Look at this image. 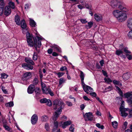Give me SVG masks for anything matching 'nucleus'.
Masks as SVG:
<instances>
[{
    "label": "nucleus",
    "instance_id": "27",
    "mask_svg": "<svg viewBox=\"0 0 132 132\" xmlns=\"http://www.w3.org/2000/svg\"><path fill=\"white\" fill-rule=\"evenodd\" d=\"M21 27L23 29H25L27 27V25L24 20H21Z\"/></svg>",
    "mask_w": 132,
    "mask_h": 132
},
{
    "label": "nucleus",
    "instance_id": "1",
    "mask_svg": "<svg viewBox=\"0 0 132 132\" xmlns=\"http://www.w3.org/2000/svg\"><path fill=\"white\" fill-rule=\"evenodd\" d=\"M65 104L63 101L59 100H55L53 102V108L54 110L52 118V120L56 121L61 114L62 110L64 108Z\"/></svg>",
    "mask_w": 132,
    "mask_h": 132
},
{
    "label": "nucleus",
    "instance_id": "5",
    "mask_svg": "<svg viewBox=\"0 0 132 132\" xmlns=\"http://www.w3.org/2000/svg\"><path fill=\"white\" fill-rule=\"evenodd\" d=\"M124 105V102L122 101L120 108V111L121 112V116L123 117H125L128 114V113L126 112L128 111V109L125 108Z\"/></svg>",
    "mask_w": 132,
    "mask_h": 132
},
{
    "label": "nucleus",
    "instance_id": "6",
    "mask_svg": "<svg viewBox=\"0 0 132 132\" xmlns=\"http://www.w3.org/2000/svg\"><path fill=\"white\" fill-rule=\"evenodd\" d=\"M127 18L126 14L122 12L117 19L118 21L122 22L125 21Z\"/></svg>",
    "mask_w": 132,
    "mask_h": 132
},
{
    "label": "nucleus",
    "instance_id": "50",
    "mask_svg": "<svg viewBox=\"0 0 132 132\" xmlns=\"http://www.w3.org/2000/svg\"><path fill=\"white\" fill-rule=\"evenodd\" d=\"M128 36L130 38L132 39V30L129 31L128 34Z\"/></svg>",
    "mask_w": 132,
    "mask_h": 132
},
{
    "label": "nucleus",
    "instance_id": "61",
    "mask_svg": "<svg viewBox=\"0 0 132 132\" xmlns=\"http://www.w3.org/2000/svg\"><path fill=\"white\" fill-rule=\"evenodd\" d=\"M80 21L83 23H85L87 22L86 20L84 19H81L80 20Z\"/></svg>",
    "mask_w": 132,
    "mask_h": 132
},
{
    "label": "nucleus",
    "instance_id": "24",
    "mask_svg": "<svg viewBox=\"0 0 132 132\" xmlns=\"http://www.w3.org/2000/svg\"><path fill=\"white\" fill-rule=\"evenodd\" d=\"M15 22L16 23V24L18 25H20V21L19 16L18 15H16L15 16Z\"/></svg>",
    "mask_w": 132,
    "mask_h": 132
},
{
    "label": "nucleus",
    "instance_id": "44",
    "mask_svg": "<svg viewBox=\"0 0 132 132\" xmlns=\"http://www.w3.org/2000/svg\"><path fill=\"white\" fill-rule=\"evenodd\" d=\"M96 126L99 128L103 129L104 128V126L103 125H101L99 123H97L96 124Z\"/></svg>",
    "mask_w": 132,
    "mask_h": 132
},
{
    "label": "nucleus",
    "instance_id": "28",
    "mask_svg": "<svg viewBox=\"0 0 132 132\" xmlns=\"http://www.w3.org/2000/svg\"><path fill=\"white\" fill-rule=\"evenodd\" d=\"M30 24L32 27H35L37 26L36 23L34 20L31 19H30Z\"/></svg>",
    "mask_w": 132,
    "mask_h": 132
},
{
    "label": "nucleus",
    "instance_id": "33",
    "mask_svg": "<svg viewBox=\"0 0 132 132\" xmlns=\"http://www.w3.org/2000/svg\"><path fill=\"white\" fill-rule=\"evenodd\" d=\"M1 78L2 79H6L7 78L8 75L5 73H1Z\"/></svg>",
    "mask_w": 132,
    "mask_h": 132
},
{
    "label": "nucleus",
    "instance_id": "62",
    "mask_svg": "<svg viewBox=\"0 0 132 132\" xmlns=\"http://www.w3.org/2000/svg\"><path fill=\"white\" fill-rule=\"evenodd\" d=\"M66 104L69 106H71L72 105V103L69 101L66 102Z\"/></svg>",
    "mask_w": 132,
    "mask_h": 132
},
{
    "label": "nucleus",
    "instance_id": "7",
    "mask_svg": "<svg viewBox=\"0 0 132 132\" xmlns=\"http://www.w3.org/2000/svg\"><path fill=\"white\" fill-rule=\"evenodd\" d=\"M42 90L43 93L45 94H49L51 96H53L54 95V94L53 92L49 88L46 87L44 88Z\"/></svg>",
    "mask_w": 132,
    "mask_h": 132
},
{
    "label": "nucleus",
    "instance_id": "2",
    "mask_svg": "<svg viewBox=\"0 0 132 132\" xmlns=\"http://www.w3.org/2000/svg\"><path fill=\"white\" fill-rule=\"evenodd\" d=\"M35 31L36 37L34 38V42H33V46L35 47L36 51L39 53L40 51L39 49H37V47L40 48L41 47V40L43 38H42V36H40L38 32L36 31Z\"/></svg>",
    "mask_w": 132,
    "mask_h": 132
},
{
    "label": "nucleus",
    "instance_id": "16",
    "mask_svg": "<svg viewBox=\"0 0 132 132\" xmlns=\"http://www.w3.org/2000/svg\"><path fill=\"white\" fill-rule=\"evenodd\" d=\"M123 52L122 50H118L116 51V54L118 55H120L123 59H126V57L125 55L123 54Z\"/></svg>",
    "mask_w": 132,
    "mask_h": 132
},
{
    "label": "nucleus",
    "instance_id": "64",
    "mask_svg": "<svg viewBox=\"0 0 132 132\" xmlns=\"http://www.w3.org/2000/svg\"><path fill=\"white\" fill-rule=\"evenodd\" d=\"M30 4H27L25 5V9L26 10H27L29 8Z\"/></svg>",
    "mask_w": 132,
    "mask_h": 132
},
{
    "label": "nucleus",
    "instance_id": "57",
    "mask_svg": "<svg viewBox=\"0 0 132 132\" xmlns=\"http://www.w3.org/2000/svg\"><path fill=\"white\" fill-rule=\"evenodd\" d=\"M113 83L114 85H119L120 82L116 80H114L113 81Z\"/></svg>",
    "mask_w": 132,
    "mask_h": 132
},
{
    "label": "nucleus",
    "instance_id": "58",
    "mask_svg": "<svg viewBox=\"0 0 132 132\" xmlns=\"http://www.w3.org/2000/svg\"><path fill=\"white\" fill-rule=\"evenodd\" d=\"M67 69V67L65 66L62 67L60 68V70L61 71H63L64 70H66Z\"/></svg>",
    "mask_w": 132,
    "mask_h": 132
},
{
    "label": "nucleus",
    "instance_id": "12",
    "mask_svg": "<svg viewBox=\"0 0 132 132\" xmlns=\"http://www.w3.org/2000/svg\"><path fill=\"white\" fill-rule=\"evenodd\" d=\"M122 12L118 9H115L113 11L112 13L113 16L117 18Z\"/></svg>",
    "mask_w": 132,
    "mask_h": 132
},
{
    "label": "nucleus",
    "instance_id": "13",
    "mask_svg": "<svg viewBox=\"0 0 132 132\" xmlns=\"http://www.w3.org/2000/svg\"><path fill=\"white\" fill-rule=\"evenodd\" d=\"M94 18L97 21H101L102 19V15L98 13H96L94 15Z\"/></svg>",
    "mask_w": 132,
    "mask_h": 132
},
{
    "label": "nucleus",
    "instance_id": "48",
    "mask_svg": "<svg viewBox=\"0 0 132 132\" xmlns=\"http://www.w3.org/2000/svg\"><path fill=\"white\" fill-rule=\"evenodd\" d=\"M89 94L90 96L94 97H96L97 96L96 93L95 92H90Z\"/></svg>",
    "mask_w": 132,
    "mask_h": 132
},
{
    "label": "nucleus",
    "instance_id": "49",
    "mask_svg": "<svg viewBox=\"0 0 132 132\" xmlns=\"http://www.w3.org/2000/svg\"><path fill=\"white\" fill-rule=\"evenodd\" d=\"M1 89L3 91V92L5 94H6L7 93V91L5 89V87L3 86H1Z\"/></svg>",
    "mask_w": 132,
    "mask_h": 132
},
{
    "label": "nucleus",
    "instance_id": "47",
    "mask_svg": "<svg viewBox=\"0 0 132 132\" xmlns=\"http://www.w3.org/2000/svg\"><path fill=\"white\" fill-rule=\"evenodd\" d=\"M45 128L47 131H48L50 129V126L48 123H46L45 124Z\"/></svg>",
    "mask_w": 132,
    "mask_h": 132
},
{
    "label": "nucleus",
    "instance_id": "43",
    "mask_svg": "<svg viewBox=\"0 0 132 132\" xmlns=\"http://www.w3.org/2000/svg\"><path fill=\"white\" fill-rule=\"evenodd\" d=\"M84 4H79L77 6L78 8L80 10L84 9L85 8L84 7Z\"/></svg>",
    "mask_w": 132,
    "mask_h": 132
},
{
    "label": "nucleus",
    "instance_id": "25",
    "mask_svg": "<svg viewBox=\"0 0 132 132\" xmlns=\"http://www.w3.org/2000/svg\"><path fill=\"white\" fill-rule=\"evenodd\" d=\"M130 75L129 73L127 72L124 73L122 77L124 80H126L128 79L130 77Z\"/></svg>",
    "mask_w": 132,
    "mask_h": 132
},
{
    "label": "nucleus",
    "instance_id": "18",
    "mask_svg": "<svg viewBox=\"0 0 132 132\" xmlns=\"http://www.w3.org/2000/svg\"><path fill=\"white\" fill-rule=\"evenodd\" d=\"M38 117L36 114H34L31 118V122L32 124H35L38 120Z\"/></svg>",
    "mask_w": 132,
    "mask_h": 132
},
{
    "label": "nucleus",
    "instance_id": "63",
    "mask_svg": "<svg viewBox=\"0 0 132 132\" xmlns=\"http://www.w3.org/2000/svg\"><path fill=\"white\" fill-rule=\"evenodd\" d=\"M129 115L128 116L129 118L132 117V108L129 111Z\"/></svg>",
    "mask_w": 132,
    "mask_h": 132
},
{
    "label": "nucleus",
    "instance_id": "26",
    "mask_svg": "<svg viewBox=\"0 0 132 132\" xmlns=\"http://www.w3.org/2000/svg\"><path fill=\"white\" fill-rule=\"evenodd\" d=\"M51 47L54 49L55 51H56L59 52H61L60 48L59 46L56 45H52Z\"/></svg>",
    "mask_w": 132,
    "mask_h": 132
},
{
    "label": "nucleus",
    "instance_id": "15",
    "mask_svg": "<svg viewBox=\"0 0 132 132\" xmlns=\"http://www.w3.org/2000/svg\"><path fill=\"white\" fill-rule=\"evenodd\" d=\"M11 13V10L9 6H6L4 8V14L6 16H8Z\"/></svg>",
    "mask_w": 132,
    "mask_h": 132
},
{
    "label": "nucleus",
    "instance_id": "23",
    "mask_svg": "<svg viewBox=\"0 0 132 132\" xmlns=\"http://www.w3.org/2000/svg\"><path fill=\"white\" fill-rule=\"evenodd\" d=\"M7 6H9V7H10L11 9H15L16 8L15 3L14 2H13L12 1L9 2L8 3V5Z\"/></svg>",
    "mask_w": 132,
    "mask_h": 132
},
{
    "label": "nucleus",
    "instance_id": "46",
    "mask_svg": "<svg viewBox=\"0 0 132 132\" xmlns=\"http://www.w3.org/2000/svg\"><path fill=\"white\" fill-rule=\"evenodd\" d=\"M85 6L86 8L89 9H90L92 7V5L90 4H89L88 3H85Z\"/></svg>",
    "mask_w": 132,
    "mask_h": 132
},
{
    "label": "nucleus",
    "instance_id": "53",
    "mask_svg": "<svg viewBox=\"0 0 132 132\" xmlns=\"http://www.w3.org/2000/svg\"><path fill=\"white\" fill-rule=\"evenodd\" d=\"M127 124V122L126 121H125L124 122L122 128L124 129L126 128Z\"/></svg>",
    "mask_w": 132,
    "mask_h": 132
},
{
    "label": "nucleus",
    "instance_id": "39",
    "mask_svg": "<svg viewBox=\"0 0 132 132\" xmlns=\"http://www.w3.org/2000/svg\"><path fill=\"white\" fill-rule=\"evenodd\" d=\"M80 73L79 76L81 80H84L85 77L84 74V73L81 71H80Z\"/></svg>",
    "mask_w": 132,
    "mask_h": 132
},
{
    "label": "nucleus",
    "instance_id": "4",
    "mask_svg": "<svg viewBox=\"0 0 132 132\" xmlns=\"http://www.w3.org/2000/svg\"><path fill=\"white\" fill-rule=\"evenodd\" d=\"M25 61L26 62L29 64L23 63L22 64V67L25 69L27 70H32L33 67L32 65H34L35 64L32 60L29 57H26L25 58Z\"/></svg>",
    "mask_w": 132,
    "mask_h": 132
},
{
    "label": "nucleus",
    "instance_id": "40",
    "mask_svg": "<svg viewBox=\"0 0 132 132\" xmlns=\"http://www.w3.org/2000/svg\"><path fill=\"white\" fill-rule=\"evenodd\" d=\"M32 58L34 60H36L37 59V54L35 52H34Z\"/></svg>",
    "mask_w": 132,
    "mask_h": 132
},
{
    "label": "nucleus",
    "instance_id": "32",
    "mask_svg": "<svg viewBox=\"0 0 132 132\" xmlns=\"http://www.w3.org/2000/svg\"><path fill=\"white\" fill-rule=\"evenodd\" d=\"M93 24V23L92 22H89L88 23L87 25L85 26L86 28L87 29H90L92 27Z\"/></svg>",
    "mask_w": 132,
    "mask_h": 132
},
{
    "label": "nucleus",
    "instance_id": "41",
    "mask_svg": "<svg viewBox=\"0 0 132 132\" xmlns=\"http://www.w3.org/2000/svg\"><path fill=\"white\" fill-rule=\"evenodd\" d=\"M74 126L73 124H71L69 128V130L72 132H73L74 130Z\"/></svg>",
    "mask_w": 132,
    "mask_h": 132
},
{
    "label": "nucleus",
    "instance_id": "30",
    "mask_svg": "<svg viewBox=\"0 0 132 132\" xmlns=\"http://www.w3.org/2000/svg\"><path fill=\"white\" fill-rule=\"evenodd\" d=\"M125 97L128 98L132 97V93L128 92L125 94Z\"/></svg>",
    "mask_w": 132,
    "mask_h": 132
},
{
    "label": "nucleus",
    "instance_id": "60",
    "mask_svg": "<svg viewBox=\"0 0 132 132\" xmlns=\"http://www.w3.org/2000/svg\"><path fill=\"white\" fill-rule=\"evenodd\" d=\"M112 89L113 87L112 85L109 86L105 88V89L106 90H108V89H110V90H111Z\"/></svg>",
    "mask_w": 132,
    "mask_h": 132
},
{
    "label": "nucleus",
    "instance_id": "38",
    "mask_svg": "<svg viewBox=\"0 0 132 132\" xmlns=\"http://www.w3.org/2000/svg\"><path fill=\"white\" fill-rule=\"evenodd\" d=\"M104 80L105 82L108 84L110 82H112V80L110 78H105L104 79Z\"/></svg>",
    "mask_w": 132,
    "mask_h": 132
},
{
    "label": "nucleus",
    "instance_id": "3",
    "mask_svg": "<svg viewBox=\"0 0 132 132\" xmlns=\"http://www.w3.org/2000/svg\"><path fill=\"white\" fill-rule=\"evenodd\" d=\"M29 29L28 28L23 29L22 30V33L24 34H26L27 42L29 45L31 47H32L34 45L33 41L32 40L33 36L29 32Z\"/></svg>",
    "mask_w": 132,
    "mask_h": 132
},
{
    "label": "nucleus",
    "instance_id": "55",
    "mask_svg": "<svg viewBox=\"0 0 132 132\" xmlns=\"http://www.w3.org/2000/svg\"><path fill=\"white\" fill-rule=\"evenodd\" d=\"M84 80H81V82L82 85V88H83V89H84V88H85L86 87V86H87V85H86L84 83Z\"/></svg>",
    "mask_w": 132,
    "mask_h": 132
},
{
    "label": "nucleus",
    "instance_id": "17",
    "mask_svg": "<svg viewBox=\"0 0 132 132\" xmlns=\"http://www.w3.org/2000/svg\"><path fill=\"white\" fill-rule=\"evenodd\" d=\"M120 2H121L122 3L121 4V3H120L118 5V8L121 11L125 12H127L128 11L127 9L123 6L124 4L123 2L122 1H121Z\"/></svg>",
    "mask_w": 132,
    "mask_h": 132
},
{
    "label": "nucleus",
    "instance_id": "45",
    "mask_svg": "<svg viewBox=\"0 0 132 132\" xmlns=\"http://www.w3.org/2000/svg\"><path fill=\"white\" fill-rule=\"evenodd\" d=\"M64 74V73L62 72H59L56 73V74L58 76V77L59 78L62 77Z\"/></svg>",
    "mask_w": 132,
    "mask_h": 132
},
{
    "label": "nucleus",
    "instance_id": "51",
    "mask_svg": "<svg viewBox=\"0 0 132 132\" xmlns=\"http://www.w3.org/2000/svg\"><path fill=\"white\" fill-rule=\"evenodd\" d=\"M38 79L36 78H35L33 82V84L34 85H36L38 84Z\"/></svg>",
    "mask_w": 132,
    "mask_h": 132
},
{
    "label": "nucleus",
    "instance_id": "9",
    "mask_svg": "<svg viewBox=\"0 0 132 132\" xmlns=\"http://www.w3.org/2000/svg\"><path fill=\"white\" fill-rule=\"evenodd\" d=\"M86 120L92 121L93 119V116L91 112L86 113L84 116Z\"/></svg>",
    "mask_w": 132,
    "mask_h": 132
},
{
    "label": "nucleus",
    "instance_id": "34",
    "mask_svg": "<svg viewBox=\"0 0 132 132\" xmlns=\"http://www.w3.org/2000/svg\"><path fill=\"white\" fill-rule=\"evenodd\" d=\"M112 125L113 127L115 128H117L118 126V123L116 121L112 122Z\"/></svg>",
    "mask_w": 132,
    "mask_h": 132
},
{
    "label": "nucleus",
    "instance_id": "8",
    "mask_svg": "<svg viewBox=\"0 0 132 132\" xmlns=\"http://www.w3.org/2000/svg\"><path fill=\"white\" fill-rule=\"evenodd\" d=\"M121 1L112 0L110 2V4L113 7H117L119 3H122L120 2Z\"/></svg>",
    "mask_w": 132,
    "mask_h": 132
},
{
    "label": "nucleus",
    "instance_id": "11",
    "mask_svg": "<svg viewBox=\"0 0 132 132\" xmlns=\"http://www.w3.org/2000/svg\"><path fill=\"white\" fill-rule=\"evenodd\" d=\"M31 77V73L30 72H27L24 74L22 79L23 80L28 79Z\"/></svg>",
    "mask_w": 132,
    "mask_h": 132
},
{
    "label": "nucleus",
    "instance_id": "56",
    "mask_svg": "<svg viewBox=\"0 0 132 132\" xmlns=\"http://www.w3.org/2000/svg\"><path fill=\"white\" fill-rule=\"evenodd\" d=\"M4 9L3 7H0V15H2L4 13Z\"/></svg>",
    "mask_w": 132,
    "mask_h": 132
},
{
    "label": "nucleus",
    "instance_id": "14",
    "mask_svg": "<svg viewBox=\"0 0 132 132\" xmlns=\"http://www.w3.org/2000/svg\"><path fill=\"white\" fill-rule=\"evenodd\" d=\"M54 126L52 132H60V129L58 128V122L57 121L54 122Z\"/></svg>",
    "mask_w": 132,
    "mask_h": 132
},
{
    "label": "nucleus",
    "instance_id": "35",
    "mask_svg": "<svg viewBox=\"0 0 132 132\" xmlns=\"http://www.w3.org/2000/svg\"><path fill=\"white\" fill-rule=\"evenodd\" d=\"M13 105L14 104L13 102H8L5 104V106L7 107L13 106Z\"/></svg>",
    "mask_w": 132,
    "mask_h": 132
},
{
    "label": "nucleus",
    "instance_id": "22",
    "mask_svg": "<svg viewBox=\"0 0 132 132\" xmlns=\"http://www.w3.org/2000/svg\"><path fill=\"white\" fill-rule=\"evenodd\" d=\"M127 25L130 29L132 30V18H130L128 20Z\"/></svg>",
    "mask_w": 132,
    "mask_h": 132
},
{
    "label": "nucleus",
    "instance_id": "52",
    "mask_svg": "<svg viewBox=\"0 0 132 132\" xmlns=\"http://www.w3.org/2000/svg\"><path fill=\"white\" fill-rule=\"evenodd\" d=\"M3 127L5 129L8 131H9L10 130V128L7 125H4L3 126Z\"/></svg>",
    "mask_w": 132,
    "mask_h": 132
},
{
    "label": "nucleus",
    "instance_id": "31",
    "mask_svg": "<svg viewBox=\"0 0 132 132\" xmlns=\"http://www.w3.org/2000/svg\"><path fill=\"white\" fill-rule=\"evenodd\" d=\"M125 55L128 60H131L132 59V54L131 53H126Z\"/></svg>",
    "mask_w": 132,
    "mask_h": 132
},
{
    "label": "nucleus",
    "instance_id": "20",
    "mask_svg": "<svg viewBox=\"0 0 132 132\" xmlns=\"http://www.w3.org/2000/svg\"><path fill=\"white\" fill-rule=\"evenodd\" d=\"M84 91L87 94H89V92H92L93 91V89L90 86L87 85L83 89Z\"/></svg>",
    "mask_w": 132,
    "mask_h": 132
},
{
    "label": "nucleus",
    "instance_id": "59",
    "mask_svg": "<svg viewBox=\"0 0 132 132\" xmlns=\"http://www.w3.org/2000/svg\"><path fill=\"white\" fill-rule=\"evenodd\" d=\"M40 89L38 88H36L35 89V91L37 94H39Z\"/></svg>",
    "mask_w": 132,
    "mask_h": 132
},
{
    "label": "nucleus",
    "instance_id": "10",
    "mask_svg": "<svg viewBox=\"0 0 132 132\" xmlns=\"http://www.w3.org/2000/svg\"><path fill=\"white\" fill-rule=\"evenodd\" d=\"M41 103H45L48 106H51L52 105V102L50 100H47L46 98H44L40 100Z\"/></svg>",
    "mask_w": 132,
    "mask_h": 132
},
{
    "label": "nucleus",
    "instance_id": "36",
    "mask_svg": "<svg viewBox=\"0 0 132 132\" xmlns=\"http://www.w3.org/2000/svg\"><path fill=\"white\" fill-rule=\"evenodd\" d=\"M127 101L130 106H132V97L127 99Z\"/></svg>",
    "mask_w": 132,
    "mask_h": 132
},
{
    "label": "nucleus",
    "instance_id": "21",
    "mask_svg": "<svg viewBox=\"0 0 132 132\" xmlns=\"http://www.w3.org/2000/svg\"><path fill=\"white\" fill-rule=\"evenodd\" d=\"M72 123L70 120H68L64 122L62 125V128L63 129L65 128L67 126L70 125Z\"/></svg>",
    "mask_w": 132,
    "mask_h": 132
},
{
    "label": "nucleus",
    "instance_id": "42",
    "mask_svg": "<svg viewBox=\"0 0 132 132\" xmlns=\"http://www.w3.org/2000/svg\"><path fill=\"white\" fill-rule=\"evenodd\" d=\"M2 121L3 123V125H7V122L6 119L4 117H2Z\"/></svg>",
    "mask_w": 132,
    "mask_h": 132
},
{
    "label": "nucleus",
    "instance_id": "37",
    "mask_svg": "<svg viewBox=\"0 0 132 132\" xmlns=\"http://www.w3.org/2000/svg\"><path fill=\"white\" fill-rule=\"evenodd\" d=\"M65 81V80L63 78H61L60 79L59 81V85H61Z\"/></svg>",
    "mask_w": 132,
    "mask_h": 132
},
{
    "label": "nucleus",
    "instance_id": "29",
    "mask_svg": "<svg viewBox=\"0 0 132 132\" xmlns=\"http://www.w3.org/2000/svg\"><path fill=\"white\" fill-rule=\"evenodd\" d=\"M41 121L43 122H45L48 120V118L47 116L44 115L41 118Z\"/></svg>",
    "mask_w": 132,
    "mask_h": 132
},
{
    "label": "nucleus",
    "instance_id": "54",
    "mask_svg": "<svg viewBox=\"0 0 132 132\" xmlns=\"http://www.w3.org/2000/svg\"><path fill=\"white\" fill-rule=\"evenodd\" d=\"M124 51L125 53V54L126 53H131V52L130 51L128 50V48L127 47H126L124 49Z\"/></svg>",
    "mask_w": 132,
    "mask_h": 132
},
{
    "label": "nucleus",
    "instance_id": "19",
    "mask_svg": "<svg viewBox=\"0 0 132 132\" xmlns=\"http://www.w3.org/2000/svg\"><path fill=\"white\" fill-rule=\"evenodd\" d=\"M35 86L34 85L31 84L28 87L27 92L29 94H32L35 90Z\"/></svg>",
    "mask_w": 132,
    "mask_h": 132
}]
</instances>
